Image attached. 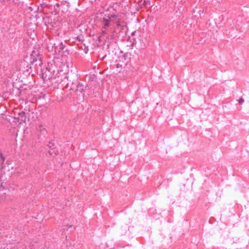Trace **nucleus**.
<instances>
[{
	"label": "nucleus",
	"instance_id": "nucleus-1",
	"mask_svg": "<svg viewBox=\"0 0 249 249\" xmlns=\"http://www.w3.org/2000/svg\"><path fill=\"white\" fill-rule=\"evenodd\" d=\"M150 4L149 0H144L143 1H140L139 2V5L142 8L143 6L146 7L147 4Z\"/></svg>",
	"mask_w": 249,
	"mask_h": 249
},
{
	"label": "nucleus",
	"instance_id": "nucleus-2",
	"mask_svg": "<svg viewBox=\"0 0 249 249\" xmlns=\"http://www.w3.org/2000/svg\"><path fill=\"white\" fill-rule=\"evenodd\" d=\"M110 20H111L110 18H104V19L103 20V24L104 28H106L107 27H108Z\"/></svg>",
	"mask_w": 249,
	"mask_h": 249
},
{
	"label": "nucleus",
	"instance_id": "nucleus-3",
	"mask_svg": "<svg viewBox=\"0 0 249 249\" xmlns=\"http://www.w3.org/2000/svg\"><path fill=\"white\" fill-rule=\"evenodd\" d=\"M114 22H115V23L117 25V26L123 27L125 25V23L124 22L120 21V19L119 18H115Z\"/></svg>",
	"mask_w": 249,
	"mask_h": 249
},
{
	"label": "nucleus",
	"instance_id": "nucleus-4",
	"mask_svg": "<svg viewBox=\"0 0 249 249\" xmlns=\"http://www.w3.org/2000/svg\"><path fill=\"white\" fill-rule=\"evenodd\" d=\"M19 119H20L22 121L25 122L26 121V117L24 112H21L19 113Z\"/></svg>",
	"mask_w": 249,
	"mask_h": 249
},
{
	"label": "nucleus",
	"instance_id": "nucleus-5",
	"mask_svg": "<svg viewBox=\"0 0 249 249\" xmlns=\"http://www.w3.org/2000/svg\"><path fill=\"white\" fill-rule=\"evenodd\" d=\"M244 102V100L243 98H241L238 100V102L239 104H241Z\"/></svg>",
	"mask_w": 249,
	"mask_h": 249
}]
</instances>
